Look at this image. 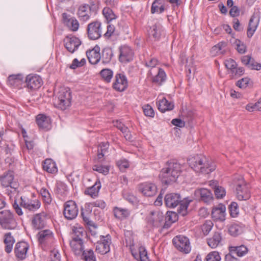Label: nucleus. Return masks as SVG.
<instances>
[{
	"label": "nucleus",
	"instance_id": "obj_1",
	"mask_svg": "<svg viewBox=\"0 0 261 261\" xmlns=\"http://www.w3.org/2000/svg\"><path fill=\"white\" fill-rule=\"evenodd\" d=\"M189 166L196 172L208 174L216 169V164L202 154L191 155L188 159Z\"/></svg>",
	"mask_w": 261,
	"mask_h": 261
},
{
	"label": "nucleus",
	"instance_id": "obj_2",
	"mask_svg": "<svg viewBox=\"0 0 261 261\" xmlns=\"http://www.w3.org/2000/svg\"><path fill=\"white\" fill-rule=\"evenodd\" d=\"M181 172V165L174 160L167 162L165 167L160 172V176L166 184L175 182Z\"/></svg>",
	"mask_w": 261,
	"mask_h": 261
},
{
	"label": "nucleus",
	"instance_id": "obj_3",
	"mask_svg": "<svg viewBox=\"0 0 261 261\" xmlns=\"http://www.w3.org/2000/svg\"><path fill=\"white\" fill-rule=\"evenodd\" d=\"M166 205L169 208H174L179 204L178 213L184 216L187 215V208L190 203L192 201L188 198L181 200V196L177 193H169L165 195L164 198Z\"/></svg>",
	"mask_w": 261,
	"mask_h": 261
},
{
	"label": "nucleus",
	"instance_id": "obj_4",
	"mask_svg": "<svg viewBox=\"0 0 261 261\" xmlns=\"http://www.w3.org/2000/svg\"><path fill=\"white\" fill-rule=\"evenodd\" d=\"M0 181L2 186L6 189L10 198L16 196L19 193V184L15 179L13 172L9 171L4 173L0 176Z\"/></svg>",
	"mask_w": 261,
	"mask_h": 261
},
{
	"label": "nucleus",
	"instance_id": "obj_5",
	"mask_svg": "<svg viewBox=\"0 0 261 261\" xmlns=\"http://www.w3.org/2000/svg\"><path fill=\"white\" fill-rule=\"evenodd\" d=\"M233 183L236 186V197L239 200H247L250 198V186L244 180L243 176H235Z\"/></svg>",
	"mask_w": 261,
	"mask_h": 261
},
{
	"label": "nucleus",
	"instance_id": "obj_6",
	"mask_svg": "<svg viewBox=\"0 0 261 261\" xmlns=\"http://www.w3.org/2000/svg\"><path fill=\"white\" fill-rule=\"evenodd\" d=\"M71 92L68 88H62L58 94V97L55 99V106L64 110L69 108L71 104Z\"/></svg>",
	"mask_w": 261,
	"mask_h": 261
},
{
	"label": "nucleus",
	"instance_id": "obj_7",
	"mask_svg": "<svg viewBox=\"0 0 261 261\" xmlns=\"http://www.w3.org/2000/svg\"><path fill=\"white\" fill-rule=\"evenodd\" d=\"M37 238L39 245L44 250L51 247L55 241L54 233L50 229L40 230L37 234Z\"/></svg>",
	"mask_w": 261,
	"mask_h": 261
},
{
	"label": "nucleus",
	"instance_id": "obj_8",
	"mask_svg": "<svg viewBox=\"0 0 261 261\" xmlns=\"http://www.w3.org/2000/svg\"><path fill=\"white\" fill-rule=\"evenodd\" d=\"M0 225L5 229H13L17 225L13 212L9 210L0 211Z\"/></svg>",
	"mask_w": 261,
	"mask_h": 261
},
{
	"label": "nucleus",
	"instance_id": "obj_9",
	"mask_svg": "<svg viewBox=\"0 0 261 261\" xmlns=\"http://www.w3.org/2000/svg\"><path fill=\"white\" fill-rule=\"evenodd\" d=\"M172 242L176 249L179 252L188 254L191 251V246L189 238L182 235L174 237Z\"/></svg>",
	"mask_w": 261,
	"mask_h": 261
},
{
	"label": "nucleus",
	"instance_id": "obj_10",
	"mask_svg": "<svg viewBox=\"0 0 261 261\" xmlns=\"http://www.w3.org/2000/svg\"><path fill=\"white\" fill-rule=\"evenodd\" d=\"M126 245L129 247L132 255L137 260L149 261L147 252L144 247L140 246L139 248V253H138L135 248L134 241L131 238L126 239Z\"/></svg>",
	"mask_w": 261,
	"mask_h": 261
},
{
	"label": "nucleus",
	"instance_id": "obj_11",
	"mask_svg": "<svg viewBox=\"0 0 261 261\" xmlns=\"http://www.w3.org/2000/svg\"><path fill=\"white\" fill-rule=\"evenodd\" d=\"M111 244L112 240L110 235L100 236V240L96 244L95 250L98 253L106 254L110 252Z\"/></svg>",
	"mask_w": 261,
	"mask_h": 261
},
{
	"label": "nucleus",
	"instance_id": "obj_12",
	"mask_svg": "<svg viewBox=\"0 0 261 261\" xmlns=\"http://www.w3.org/2000/svg\"><path fill=\"white\" fill-rule=\"evenodd\" d=\"M79 213L76 203L73 200H69L64 204L63 214L66 219L71 220L75 219Z\"/></svg>",
	"mask_w": 261,
	"mask_h": 261
},
{
	"label": "nucleus",
	"instance_id": "obj_13",
	"mask_svg": "<svg viewBox=\"0 0 261 261\" xmlns=\"http://www.w3.org/2000/svg\"><path fill=\"white\" fill-rule=\"evenodd\" d=\"M138 187L139 191L146 197L153 196L157 192V187L152 182H141L138 185Z\"/></svg>",
	"mask_w": 261,
	"mask_h": 261
},
{
	"label": "nucleus",
	"instance_id": "obj_14",
	"mask_svg": "<svg viewBox=\"0 0 261 261\" xmlns=\"http://www.w3.org/2000/svg\"><path fill=\"white\" fill-rule=\"evenodd\" d=\"M128 86L126 76L123 73H117L115 75L112 87L118 92L124 91Z\"/></svg>",
	"mask_w": 261,
	"mask_h": 261
},
{
	"label": "nucleus",
	"instance_id": "obj_15",
	"mask_svg": "<svg viewBox=\"0 0 261 261\" xmlns=\"http://www.w3.org/2000/svg\"><path fill=\"white\" fill-rule=\"evenodd\" d=\"M134 53L132 48L128 45H124L119 47V61L122 63H126L133 60Z\"/></svg>",
	"mask_w": 261,
	"mask_h": 261
},
{
	"label": "nucleus",
	"instance_id": "obj_16",
	"mask_svg": "<svg viewBox=\"0 0 261 261\" xmlns=\"http://www.w3.org/2000/svg\"><path fill=\"white\" fill-rule=\"evenodd\" d=\"M101 23L95 21L89 23L87 27L88 36L91 40H96L99 38L101 35Z\"/></svg>",
	"mask_w": 261,
	"mask_h": 261
},
{
	"label": "nucleus",
	"instance_id": "obj_17",
	"mask_svg": "<svg viewBox=\"0 0 261 261\" xmlns=\"http://www.w3.org/2000/svg\"><path fill=\"white\" fill-rule=\"evenodd\" d=\"M64 46L66 49L73 54L77 50L81 44V40L75 36H67L64 40Z\"/></svg>",
	"mask_w": 261,
	"mask_h": 261
},
{
	"label": "nucleus",
	"instance_id": "obj_18",
	"mask_svg": "<svg viewBox=\"0 0 261 261\" xmlns=\"http://www.w3.org/2000/svg\"><path fill=\"white\" fill-rule=\"evenodd\" d=\"M29 247V245L26 242H17L14 250L16 257L21 260L24 259L27 257Z\"/></svg>",
	"mask_w": 261,
	"mask_h": 261
},
{
	"label": "nucleus",
	"instance_id": "obj_19",
	"mask_svg": "<svg viewBox=\"0 0 261 261\" xmlns=\"http://www.w3.org/2000/svg\"><path fill=\"white\" fill-rule=\"evenodd\" d=\"M46 224V214L44 212L34 215L32 219V225L34 229H43Z\"/></svg>",
	"mask_w": 261,
	"mask_h": 261
},
{
	"label": "nucleus",
	"instance_id": "obj_20",
	"mask_svg": "<svg viewBox=\"0 0 261 261\" xmlns=\"http://www.w3.org/2000/svg\"><path fill=\"white\" fill-rule=\"evenodd\" d=\"M20 205L30 211H36L40 207L41 203L38 200H31L25 197L21 196Z\"/></svg>",
	"mask_w": 261,
	"mask_h": 261
},
{
	"label": "nucleus",
	"instance_id": "obj_21",
	"mask_svg": "<svg viewBox=\"0 0 261 261\" xmlns=\"http://www.w3.org/2000/svg\"><path fill=\"white\" fill-rule=\"evenodd\" d=\"M27 87L30 90L39 89L43 84L41 77L37 74H29L25 79Z\"/></svg>",
	"mask_w": 261,
	"mask_h": 261
},
{
	"label": "nucleus",
	"instance_id": "obj_22",
	"mask_svg": "<svg viewBox=\"0 0 261 261\" xmlns=\"http://www.w3.org/2000/svg\"><path fill=\"white\" fill-rule=\"evenodd\" d=\"M168 8L167 0H154L152 3L150 12L152 14H160L167 11Z\"/></svg>",
	"mask_w": 261,
	"mask_h": 261
},
{
	"label": "nucleus",
	"instance_id": "obj_23",
	"mask_svg": "<svg viewBox=\"0 0 261 261\" xmlns=\"http://www.w3.org/2000/svg\"><path fill=\"white\" fill-rule=\"evenodd\" d=\"M62 18L63 23L69 30L72 32H76L78 30L80 24L75 17L66 13H64L62 14Z\"/></svg>",
	"mask_w": 261,
	"mask_h": 261
},
{
	"label": "nucleus",
	"instance_id": "obj_24",
	"mask_svg": "<svg viewBox=\"0 0 261 261\" xmlns=\"http://www.w3.org/2000/svg\"><path fill=\"white\" fill-rule=\"evenodd\" d=\"M150 36L155 40H159L165 35V31L163 25L159 22L154 23L148 31Z\"/></svg>",
	"mask_w": 261,
	"mask_h": 261
},
{
	"label": "nucleus",
	"instance_id": "obj_25",
	"mask_svg": "<svg viewBox=\"0 0 261 261\" xmlns=\"http://www.w3.org/2000/svg\"><path fill=\"white\" fill-rule=\"evenodd\" d=\"M260 21V17L256 14H253L249 19L247 30V36L251 38L256 31Z\"/></svg>",
	"mask_w": 261,
	"mask_h": 261
},
{
	"label": "nucleus",
	"instance_id": "obj_26",
	"mask_svg": "<svg viewBox=\"0 0 261 261\" xmlns=\"http://www.w3.org/2000/svg\"><path fill=\"white\" fill-rule=\"evenodd\" d=\"M226 207L225 205L220 203L214 206L212 211L213 218L216 220L224 221L225 220Z\"/></svg>",
	"mask_w": 261,
	"mask_h": 261
},
{
	"label": "nucleus",
	"instance_id": "obj_27",
	"mask_svg": "<svg viewBox=\"0 0 261 261\" xmlns=\"http://www.w3.org/2000/svg\"><path fill=\"white\" fill-rule=\"evenodd\" d=\"M195 195L205 203H209L213 201V196L212 192L205 188L197 189L195 191Z\"/></svg>",
	"mask_w": 261,
	"mask_h": 261
},
{
	"label": "nucleus",
	"instance_id": "obj_28",
	"mask_svg": "<svg viewBox=\"0 0 261 261\" xmlns=\"http://www.w3.org/2000/svg\"><path fill=\"white\" fill-rule=\"evenodd\" d=\"M156 73L153 74H149L152 83L159 85H161L164 83L167 79V75L164 70L161 68H158L155 70Z\"/></svg>",
	"mask_w": 261,
	"mask_h": 261
},
{
	"label": "nucleus",
	"instance_id": "obj_29",
	"mask_svg": "<svg viewBox=\"0 0 261 261\" xmlns=\"http://www.w3.org/2000/svg\"><path fill=\"white\" fill-rule=\"evenodd\" d=\"M38 127L42 129L48 130L51 127L50 118L43 114H39L36 117Z\"/></svg>",
	"mask_w": 261,
	"mask_h": 261
},
{
	"label": "nucleus",
	"instance_id": "obj_30",
	"mask_svg": "<svg viewBox=\"0 0 261 261\" xmlns=\"http://www.w3.org/2000/svg\"><path fill=\"white\" fill-rule=\"evenodd\" d=\"M23 76L22 74H12L9 75L8 78V85L18 89H20L23 84Z\"/></svg>",
	"mask_w": 261,
	"mask_h": 261
},
{
	"label": "nucleus",
	"instance_id": "obj_31",
	"mask_svg": "<svg viewBox=\"0 0 261 261\" xmlns=\"http://www.w3.org/2000/svg\"><path fill=\"white\" fill-rule=\"evenodd\" d=\"M156 104L159 110L162 113L172 110L174 107V103L169 101L165 97L159 98Z\"/></svg>",
	"mask_w": 261,
	"mask_h": 261
},
{
	"label": "nucleus",
	"instance_id": "obj_32",
	"mask_svg": "<svg viewBox=\"0 0 261 261\" xmlns=\"http://www.w3.org/2000/svg\"><path fill=\"white\" fill-rule=\"evenodd\" d=\"M70 247L76 255L81 254L84 251L83 240L72 238L70 242Z\"/></svg>",
	"mask_w": 261,
	"mask_h": 261
},
{
	"label": "nucleus",
	"instance_id": "obj_33",
	"mask_svg": "<svg viewBox=\"0 0 261 261\" xmlns=\"http://www.w3.org/2000/svg\"><path fill=\"white\" fill-rule=\"evenodd\" d=\"M99 51V47L95 46L93 49L87 52V56L89 62L91 64L94 65L97 64L101 59Z\"/></svg>",
	"mask_w": 261,
	"mask_h": 261
},
{
	"label": "nucleus",
	"instance_id": "obj_34",
	"mask_svg": "<svg viewBox=\"0 0 261 261\" xmlns=\"http://www.w3.org/2000/svg\"><path fill=\"white\" fill-rule=\"evenodd\" d=\"M101 187V185L99 179H97L93 186L86 189L85 193L95 198L98 196Z\"/></svg>",
	"mask_w": 261,
	"mask_h": 261
},
{
	"label": "nucleus",
	"instance_id": "obj_35",
	"mask_svg": "<svg viewBox=\"0 0 261 261\" xmlns=\"http://www.w3.org/2000/svg\"><path fill=\"white\" fill-rule=\"evenodd\" d=\"M77 15L80 19L84 21H87L90 17V7L87 4H84L80 6Z\"/></svg>",
	"mask_w": 261,
	"mask_h": 261
},
{
	"label": "nucleus",
	"instance_id": "obj_36",
	"mask_svg": "<svg viewBox=\"0 0 261 261\" xmlns=\"http://www.w3.org/2000/svg\"><path fill=\"white\" fill-rule=\"evenodd\" d=\"M55 192L60 198H64L68 193V187L62 181H57L56 184Z\"/></svg>",
	"mask_w": 261,
	"mask_h": 261
},
{
	"label": "nucleus",
	"instance_id": "obj_37",
	"mask_svg": "<svg viewBox=\"0 0 261 261\" xmlns=\"http://www.w3.org/2000/svg\"><path fill=\"white\" fill-rule=\"evenodd\" d=\"M229 252L234 254H236L239 257H242L245 255L248 251V248L244 245H242L239 246H230L228 247Z\"/></svg>",
	"mask_w": 261,
	"mask_h": 261
},
{
	"label": "nucleus",
	"instance_id": "obj_38",
	"mask_svg": "<svg viewBox=\"0 0 261 261\" xmlns=\"http://www.w3.org/2000/svg\"><path fill=\"white\" fill-rule=\"evenodd\" d=\"M15 239L11 232H7L4 235V242L5 244V251L7 253H10L13 249Z\"/></svg>",
	"mask_w": 261,
	"mask_h": 261
},
{
	"label": "nucleus",
	"instance_id": "obj_39",
	"mask_svg": "<svg viewBox=\"0 0 261 261\" xmlns=\"http://www.w3.org/2000/svg\"><path fill=\"white\" fill-rule=\"evenodd\" d=\"M42 165L43 169L48 173H55L58 171L55 162L51 159H46Z\"/></svg>",
	"mask_w": 261,
	"mask_h": 261
},
{
	"label": "nucleus",
	"instance_id": "obj_40",
	"mask_svg": "<svg viewBox=\"0 0 261 261\" xmlns=\"http://www.w3.org/2000/svg\"><path fill=\"white\" fill-rule=\"evenodd\" d=\"M113 212L115 217L120 220L126 219L130 215V211L127 208L115 207Z\"/></svg>",
	"mask_w": 261,
	"mask_h": 261
},
{
	"label": "nucleus",
	"instance_id": "obj_41",
	"mask_svg": "<svg viewBox=\"0 0 261 261\" xmlns=\"http://www.w3.org/2000/svg\"><path fill=\"white\" fill-rule=\"evenodd\" d=\"M222 236L219 232H216L213 236L207 240V244L212 248H216L221 243Z\"/></svg>",
	"mask_w": 261,
	"mask_h": 261
},
{
	"label": "nucleus",
	"instance_id": "obj_42",
	"mask_svg": "<svg viewBox=\"0 0 261 261\" xmlns=\"http://www.w3.org/2000/svg\"><path fill=\"white\" fill-rule=\"evenodd\" d=\"M113 52L111 48L109 47H105L101 52V59L104 64H108L110 62L113 57Z\"/></svg>",
	"mask_w": 261,
	"mask_h": 261
},
{
	"label": "nucleus",
	"instance_id": "obj_43",
	"mask_svg": "<svg viewBox=\"0 0 261 261\" xmlns=\"http://www.w3.org/2000/svg\"><path fill=\"white\" fill-rule=\"evenodd\" d=\"M159 63V61L155 58H150L145 61V66L150 69L148 74H153L156 73L155 70L158 68L156 67V66Z\"/></svg>",
	"mask_w": 261,
	"mask_h": 261
},
{
	"label": "nucleus",
	"instance_id": "obj_44",
	"mask_svg": "<svg viewBox=\"0 0 261 261\" xmlns=\"http://www.w3.org/2000/svg\"><path fill=\"white\" fill-rule=\"evenodd\" d=\"M102 14L106 19L107 23H109L113 20L117 18V15L109 7H105L102 10Z\"/></svg>",
	"mask_w": 261,
	"mask_h": 261
},
{
	"label": "nucleus",
	"instance_id": "obj_45",
	"mask_svg": "<svg viewBox=\"0 0 261 261\" xmlns=\"http://www.w3.org/2000/svg\"><path fill=\"white\" fill-rule=\"evenodd\" d=\"M243 232V228L240 225L233 223L228 227V232L231 236L237 237Z\"/></svg>",
	"mask_w": 261,
	"mask_h": 261
},
{
	"label": "nucleus",
	"instance_id": "obj_46",
	"mask_svg": "<svg viewBox=\"0 0 261 261\" xmlns=\"http://www.w3.org/2000/svg\"><path fill=\"white\" fill-rule=\"evenodd\" d=\"M163 216L162 214H160L159 212H151L150 216L148 219L153 225H157L158 222H160L163 220Z\"/></svg>",
	"mask_w": 261,
	"mask_h": 261
},
{
	"label": "nucleus",
	"instance_id": "obj_47",
	"mask_svg": "<svg viewBox=\"0 0 261 261\" xmlns=\"http://www.w3.org/2000/svg\"><path fill=\"white\" fill-rule=\"evenodd\" d=\"M100 74L105 82L110 83L113 76V72L110 69L105 68L100 71Z\"/></svg>",
	"mask_w": 261,
	"mask_h": 261
},
{
	"label": "nucleus",
	"instance_id": "obj_48",
	"mask_svg": "<svg viewBox=\"0 0 261 261\" xmlns=\"http://www.w3.org/2000/svg\"><path fill=\"white\" fill-rule=\"evenodd\" d=\"M84 232V229L83 227L80 226H73L72 227V239L75 238V239L83 240Z\"/></svg>",
	"mask_w": 261,
	"mask_h": 261
},
{
	"label": "nucleus",
	"instance_id": "obj_49",
	"mask_svg": "<svg viewBox=\"0 0 261 261\" xmlns=\"http://www.w3.org/2000/svg\"><path fill=\"white\" fill-rule=\"evenodd\" d=\"M40 194L41 195L44 202L47 204H49L51 201L52 198L50 193L48 190L45 188H42L40 190Z\"/></svg>",
	"mask_w": 261,
	"mask_h": 261
},
{
	"label": "nucleus",
	"instance_id": "obj_50",
	"mask_svg": "<svg viewBox=\"0 0 261 261\" xmlns=\"http://www.w3.org/2000/svg\"><path fill=\"white\" fill-rule=\"evenodd\" d=\"M244 72L245 70L244 68L236 66L234 69L230 70V72H229L228 74L231 79H236L242 75L244 73Z\"/></svg>",
	"mask_w": 261,
	"mask_h": 261
},
{
	"label": "nucleus",
	"instance_id": "obj_51",
	"mask_svg": "<svg viewBox=\"0 0 261 261\" xmlns=\"http://www.w3.org/2000/svg\"><path fill=\"white\" fill-rule=\"evenodd\" d=\"M221 257L220 253L214 251L208 253L205 258L204 261H221Z\"/></svg>",
	"mask_w": 261,
	"mask_h": 261
},
{
	"label": "nucleus",
	"instance_id": "obj_52",
	"mask_svg": "<svg viewBox=\"0 0 261 261\" xmlns=\"http://www.w3.org/2000/svg\"><path fill=\"white\" fill-rule=\"evenodd\" d=\"M92 169L94 171L103 175H107L109 173V167L108 166L102 165H95L93 166Z\"/></svg>",
	"mask_w": 261,
	"mask_h": 261
},
{
	"label": "nucleus",
	"instance_id": "obj_53",
	"mask_svg": "<svg viewBox=\"0 0 261 261\" xmlns=\"http://www.w3.org/2000/svg\"><path fill=\"white\" fill-rule=\"evenodd\" d=\"M85 261H96V257L94 255V252L92 249H88L84 250L83 252Z\"/></svg>",
	"mask_w": 261,
	"mask_h": 261
},
{
	"label": "nucleus",
	"instance_id": "obj_54",
	"mask_svg": "<svg viewBox=\"0 0 261 261\" xmlns=\"http://www.w3.org/2000/svg\"><path fill=\"white\" fill-rule=\"evenodd\" d=\"M230 216L233 218L237 217L239 213L238 205L237 202H232L229 206Z\"/></svg>",
	"mask_w": 261,
	"mask_h": 261
},
{
	"label": "nucleus",
	"instance_id": "obj_55",
	"mask_svg": "<svg viewBox=\"0 0 261 261\" xmlns=\"http://www.w3.org/2000/svg\"><path fill=\"white\" fill-rule=\"evenodd\" d=\"M117 165L119 169L123 172L129 167V163L127 160L121 159L117 161Z\"/></svg>",
	"mask_w": 261,
	"mask_h": 261
},
{
	"label": "nucleus",
	"instance_id": "obj_56",
	"mask_svg": "<svg viewBox=\"0 0 261 261\" xmlns=\"http://www.w3.org/2000/svg\"><path fill=\"white\" fill-rule=\"evenodd\" d=\"M177 219V216L175 212H168L165 217L166 223L170 224L175 222Z\"/></svg>",
	"mask_w": 261,
	"mask_h": 261
},
{
	"label": "nucleus",
	"instance_id": "obj_57",
	"mask_svg": "<svg viewBox=\"0 0 261 261\" xmlns=\"http://www.w3.org/2000/svg\"><path fill=\"white\" fill-rule=\"evenodd\" d=\"M143 111L144 115L147 117H153L154 112L153 108L149 105H144L143 107Z\"/></svg>",
	"mask_w": 261,
	"mask_h": 261
},
{
	"label": "nucleus",
	"instance_id": "obj_58",
	"mask_svg": "<svg viewBox=\"0 0 261 261\" xmlns=\"http://www.w3.org/2000/svg\"><path fill=\"white\" fill-rule=\"evenodd\" d=\"M234 43L237 46V49L240 54H243L246 52V45L240 40L236 39Z\"/></svg>",
	"mask_w": 261,
	"mask_h": 261
},
{
	"label": "nucleus",
	"instance_id": "obj_59",
	"mask_svg": "<svg viewBox=\"0 0 261 261\" xmlns=\"http://www.w3.org/2000/svg\"><path fill=\"white\" fill-rule=\"evenodd\" d=\"M215 194L217 198H222L226 195V191L224 187L219 186L214 190Z\"/></svg>",
	"mask_w": 261,
	"mask_h": 261
},
{
	"label": "nucleus",
	"instance_id": "obj_60",
	"mask_svg": "<svg viewBox=\"0 0 261 261\" xmlns=\"http://www.w3.org/2000/svg\"><path fill=\"white\" fill-rule=\"evenodd\" d=\"M250 79L248 77H244L239 80L237 82V86L241 89H245L249 85Z\"/></svg>",
	"mask_w": 261,
	"mask_h": 261
},
{
	"label": "nucleus",
	"instance_id": "obj_61",
	"mask_svg": "<svg viewBox=\"0 0 261 261\" xmlns=\"http://www.w3.org/2000/svg\"><path fill=\"white\" fill-rule=\"evenodd\" d=\"M225 65L226 68L228 69V72H230V70L234 69L237 66V64L234 60L231 59H229L225 60Z\"/></svg>",
	"mask_w": 261,
	"mask_h": 261
},
{
	"label": "nucleus",
	"instance_id": "obj_62",
	"mask_svg": "<svg viewBox=\"0 0 261 261\" xmlns=\"http://www.w3.org/2000/svg\"><path fill=\"white\" fill-rule=\"evenodd\" d=\"M213 224L211 221H206L202 226V230L204 234H207L211 230Z\"/></svg>",
	"mask_w": 261,
	"mask_h": 261
},
{
	"label": "nucleus",
	"instance_id": "obj_63",
	"mask_svg": "<svg viewBox=\"0 0 261 261\" xmlns=\"http://www.w3.org/2000/svg\"><path fill=\"white\" fill-rule=\"evenodd\" d=\"M123 198L132 204H135L137 201L136 197L128 192L123 194Z\"/></svg>",
	"mask_w": 261,
	"mask_h": 261
},
{
	"label": "nucleus",
	"instance_id": "obj_64",
	"mask_svg": "<svg viewBox=\"0 0 261 261\" xmlns=\"http://www.w3.org/2000/svg\"><path fill=\"white\" fill-rule=\"evenodd\" d=\"M119 130H120L121 132L123 134L126 140H130L132 139L131 135L127 126L123 124V125Z\"/></svg>",
	"mask_w": 261,
	"mask_h": 261
}]
</instances>
